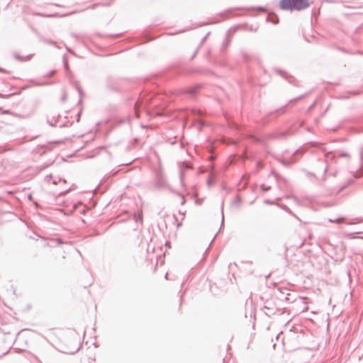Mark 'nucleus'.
<instances>
[{
    "instance_id": "nucleus-1",
    "label": "nucleus",
    "mask_w": 363,
    "mask_h": 363,
    "mask_svg": "<svg viewBox=\"0 0 363 363\" xmlns=\"http://www.w3.org/2000/svg\"><path fill=\"white\" fill-rule=\"evenodd\" d=\"M310 0H281L279 6L283 10L300 11L310 6Z\"/></svg>"
},
{
    "instance_id": "nucleus-2",
    "label": "nucleus",
    "mask_w": 363,
    "mask_h": 363,
    "mask_svg": "<svg viewBox=\"0 0 363 363\" xmlns=\"http://www.w3.org/2000/svg\"><path fill=\"white\" fill-rule=\"evenodd\" d=\"M79 347H80V342H78L77 344H75V345L74 346V347L72 349H69L67 347L66 349L67 350L66 352L73 354L75 352L78 351Z\"/></svg>"
},
{
    "instance_id": "nucleus-3",
    "label": "nucleus",
    "mask_w": 363,
    "mask_h": 363,
    "mask_svg": "<svg viewBox=\"0 0 363 363\" xmlns=\"http://www.w3.org/2000/svg\"><path fill=\"white\" fill-rule=\"evenodd\" d=\"M331 222H336L337 223H343L345 221V218H337L336 220H330Z\"/></svg>"
},
{
    "instance_id": "nucleus-4",
    "label": "nucleus",
    "mask_w": 363,
    "mask_h": 363,
    "mask_svg": "<svg viewBox=\"0 0 363 363\" xmlns=\"http://www.w3.org/2000/svg\"><path fill=\"white\" fill-rule=\"evenodd\" d=\"M58 242H59V243H62V241H60V240H58Z\"/></svg>"
}]
</instances>
